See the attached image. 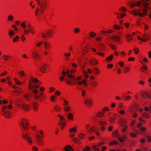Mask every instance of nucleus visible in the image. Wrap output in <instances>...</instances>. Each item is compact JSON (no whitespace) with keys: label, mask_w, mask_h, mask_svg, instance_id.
<instances>
[{"label":"nucleus","mask_w":151,"mask_h":151,"mask_svg":"<svg viewBox=\"0 0 151 151\" xmlns=\"http://www.w3.org/2000/svg\"><path fill=\"white\" fill-rule=\"evenodd\" d=\"M82 76H79L76 78H74L75 77L73 75H69L68 77H65L66 80V83L68 85H72L74 83H76L78 85L86 87L88 86L87 80L84 79L83 81H81L82 78Z\"/></svg>","instance_id":"nucleus-1"},{"label":"nucleus","mask_w":151,"mask_h":151,"mask_svg":"<svg viewBox=\"0 0 151 151\" xmlns=\"http://www.w3.org/2000/svg\"><path fill=\"white\" fill-rule=\"evenodd\" d=\"M37 4L39 6L35 10V14L36 16L43 14L44 13V10L46 7V2L44 0H36Z\"/></svg>","instance_id":"nucleus-2"},{"label":"nucleus","mask_w":151,"mask_h":151,"mask_svg":"<svg viewBox=\"0 0 151 151\" xmlns=\"http://www.w3.org/2000/svg\"><path fill=\"white\" fill-rule=\"evenodd\" d=\"M26 21H24L22 22L21 24V26L24 30V33L25 35H28L29 32H30L32 34L34 35L35 33V31L34 28L32 26L29 24L27 25V28L26 29Z\"/></svg>","instance_id":"nucleus-3"},{"label":"nucleus","mask_w":151,"mask_h":151,"mask_svg":"<svg viewBox=\"0 0 151 151\" xmlns=\"http://www.w3.org/2000/svg\"><path fill=\"white\" fill-rule=\"evenodd\" d=\"M16 104L17 108H21L25 111H29L30 109V106L22 100H19L16 102Z\"/></svg>","instance_id":"nucleus-4"},{"label":"nucleus","mask_w":151,"mask_h":151,"mask_svg":"<svg viewBox=\"0 0 151 151\" xmlns=\"http://www.w3.org/2000/svg\"><path fill=\"white\" fill-rule=\"evenodd\" d=\"M20 123L24 129L27 130L29 128V124L27 119L24 118H22L20 120Z\"/></svg>","instance_id":"nucleus-5"},{"label":"nucleus","mask_w":151,"mask_h":151,"mask_svg":"<svg viewBox=\"0 0 151 151\" xmlns=\"http://www.w3.org/2000/svg\"><path fill=\"white\" fill-rule=\"evenodd\" d=\"M53 32L52 29H48L46 31L45 34L43 32H42L41 35L43 38H50L53 35Z\"/></svg>","instance_id":"nucleus-6"},{"label":"nucleus","mask_w":151,"mask_h":151,"mask_svg":"<svg viewBox=\"0 0 151 151\" xmlns=\"http://www.w3.org/2000/svg\"><path fill=\"white\" fill-rule=\"evenodd\" d=\"M104 144V142L102 141L98 143L96 145H94L93 146V148L95 151H100V149L98 148L100 146L103 145ZM107 149V148L105 146L103 147L102 148L101 151H105Z\"/></svg>","instance_id":"nucleus-7"},{"label":"nucleus","mask_w":151,"mask_h":151,"mask_svg":"<svg viewBox=\"0 0 151 151\" xmlns=\"http://www.w3.org/2000/svg\"><path fill=\"white\" fill-rule=\"evenodd\" d=\"M142 124L141 123H139L138 124L137 127L140 129V131L135 130V131L137 134H140L141 133H140V132H142V133H144V132L146 131V128L145 127H142Z\"/></svg>","instance_id":"nucleus-8"},{"label":"nucleus","mask_w":151,"mask_h":151,"mask_svg":"<svg viewBox=\"0 0 151 151\" xmlns=\"http://www.w3.org/2000/svg\"><path fill=\"white\" fill-rule=\"evenodd\" d=\"M24 138H26L27 141L29 144H31L33 142V139L31 137L30 134L28 133H25L22 135Z\"/></svg>","instance_id":"nucleus-9"},{"label":"nucleus","mask_w":151,"mask_h":151,"mask_svg":"<svg viewBox=\"0 0 151 151\" xmlns=\"http://www.w3.org/2000/svg\"><path fill=\"white\" fill-rule=\"evenodd\" d=\"M69 73V72L68 70H67L66 72L63 70L60 78V81H63L65 77H68L69 75H72V74H70Z\"/></svg>","instance_id":"nucleus-10"},{"label":"nucleus","mask_w":151,"mask_h":151,"mask_svg":"<svg viewBox=\"0 0 151 151\" xmlns=\"http://www.w3.org/2000/svg\"><path fill=\"white\" fill-rule=\"evenodd\" d=\"M89 44H86L83 47L82 52L81 54L82 55H85L89 51Z\"/></svg>","instance_id":"nucleus-11"},{"label":"nucleus","mask_w":151,"mask_h":151,"mask_svg":"<svg viewBox=\"0 0 151 151\" xmlns=\"http://www.w3.org/2000/svg\"><path fill=\"white\" fill-rule=\"evenodd\" d=\"M43 136L40 135H37L36 136V141L37 144L39 145H42V141Z\"/></svg>","instance_id":"nucleus-12"},{"label":"nucleus","mask_w":151,"mask_h":151,"mask_svg":"<svg viewBox=\"0 0 151 151\" xmlns=\"http://www.w3.org/2000/svg\"><path fill=\"white\" fill-rule=\"evenodd\" d=\"M32 56L34 59L36 60H38L40 58L39 54L36 50H34L32 52Z\"/></svg>","instance_id":"nucleus-13"},{"label":"nucleus","mask_w":151,"mask_h":151,"mask_svg":"<svg viewBox=\"0 0 151 151\" xmlns=\"http://www.w3.org/2000/svg\"><path fill=\"white\" fill-rule=\"evenodd\" d=\"M48 66V65L47 63H44L42 65L40 68V72L42 73H45L47 72L46 68Z\"/></svg>","instance_id":"nucleus-14"},{"label":"nucleus","mask_w":151,"mask_h":151,"mask_svg":"<svg viewBox=\"0 0 151 151\" xmlns=\"http://www.w3.org/2000/svg\"><path fill=\"white\" fill-rule=\"evenodd\" d=\"M112 40L114 42H119L121 41L120 37L118 35H114L111 37Z\"/></svg>","instance_id":"nucleus-15"},{"label":"nucleus","mask_w":151,"mask_h":151,"mask_svg":"<svg viewBox=\"0 0 151 151\" xmlns=\"http://www.w3.org/2000/svg\"><path fill=\"white\" fill-rule=\"evenodd\" d=\"M84 103L88 107H91L93 104L92 101V99L90 98L87 99L84 101Z\"/></svg>","instance_id":"nucleus-16"},{"label":"nucleus","mask_w":151,"mask_h":151,"mask_svg":"<svg viewBox=\"0 0 151 151\" xmlns=\"http://www.w3.org/2000/svg\"><path fill=\"white\" fill-rule=\"evenodd\" d=\"M39 104L35 102H33L32 104V109L34 111H37L38 110Z\"/></svg>","instance_id":"nucleus-17"},{"label":"nucleus","mask_w":151,"mask_h":151,"mask_svg":"<svg viewBox=\"0 0 151 151\" xmlns=\"http://www.w3.org/2000/svg\"><path fill=\"white\" fill-rule=\"evenodd\" d=\"M90 63L92 65H96L98 63V61L95 58H92L90 60Z\"/></svg>","instance_id":"nucleus-18"},{"label":"nucleus","mask_w":151,"mask_h":151,"mask_svg":"<svg viewBox=\"0 0 151 151\" xmlns=\"http://www.w3.org/2000/svg\"><path fill=\"white\" fill-rule=\"evenodd\" d=\"M4 116L7 119H10L11 117V113L9 111L5 112L3 114Z\"/></svg>","instance_id":"nucleus-19"},{"label":"nucleus","mask_w":151,"mask_h":151,"mask_svg":"<svg viewBox=\"0 0 151 151\" xmlns=\"http://www.w3.org/2000/svg\"><path fill=\"white\" fill-rule=\"evenodd\" d=\"M117 116L116 114H114L112 116L110 117L109 119V122L111 123H114Z\"/></svg>","instance_id":"nucleus-20"},{"label":"nucleus","mask_w":151,"mask_h":151,"mask_svg":"<svg viewBox=\"0 0 151 151\" xmlns=\"http://www.w3.org/2000/svg\"><path fill=\"white\" fill-rule=\"evenodd\" d=\"M39 86L37 84L33 85L31 82H29L28 84V88L29 90H31L34 87L36 88H38Z\"/></svg>","instance_id":"nucleus-21"},{"label":"nucleus","mask_w":151,"mask_h":151,"mask_svg":"<svg viewBox=\"0 0 151 151\" xmlns=\"http://www.w3.org/2000/svg\"><path fill=\"white\" fill-rule=\"evenodd\" d=\"M142 13H140L138 14V15L140 17H144L146 15V13L147 11V9L143 8L142 10Z\"/></svg>","instance_id":"nucleus-22"},{"label":"nucleus","mask_w":151,"mask_h":151,"mask_svg":"<svg viewBox=\"0 0 151 151\" xmlns=\"http://www.w3.org/2000/svg\"><path fill=\"white\" fill-rule=\"evenodd\" d=\"M125 38L127 42H129L132 40L133 37L129 34L127 33L125 35Z\"/></svg>","instance_id":"nucleus-23"},{"label":"nucleus","mask_w":151,"mask_h":151,"mask_svg":"<svg viewBox=\"0 0 151 151\" xmlns=\"http://www.w3.org/2000/svg\"><path fill=\"white\" fill-rule=\"evenodd\" d=\"M93 71L94 73L96 75H99L101 73L100 69L96 67L93 68Z\"/></svg>","instance_id":"nucleus-24"},{"label":"nucleus","mask_w":151,"mask_h":151,"mask_svg":"<svg viewBox=\"0 0 151 151\" xmlns=\"http://www.w3.org/2000/svg\"><path fill=\"white\" fill-rule=\"evenodd\" d=\"M63 109L65 112H69L71 111L72 108L70 105H68L63 106Z\"/></svg>","instance_id":"nucleus-25"},{"label":"nucleus","mask_w":151,"mask_h":151,"mask_svg":"<svg viewBox=\"0 0 151 151\" xmlns=\"http://www.w3.org/2000/svg\"><path fill=\"white\" fill-rule=\"evenodd\" d=\"M43 43L41 41L37 42L35 44V46L37 48H40L42 47Z\"/></svg>","instance_id":"nucleus-26"},{"label":"nucleus","mask_w":151,"mask_h":151,"mask_svg":"<svg viewBox=\"0 0 151 151\" xmlns=\"http://www.w3.org/2000/svg\"><path fill=\"white\" fill-rule=\"evenodd\" d=\"M127 137L126 135H124L122 137H118V139L121 142H124Z\"/></svg>","instance_id":"nucleus-27"},{"label":"nucleus","mask_w":151,"mask_h":151,"mask_svg":"<svg viewBox=\"0 0 151 151\" xmlns=\"http://www.w3.org/2000/svg\"><path fill=\"white\" fill-rule=\"evenodd\" d=\"M64 150L65 151H73V148L70 145H66L64 147Z\"/></svg>","instance_id":"nucleus-28"},{"label":"nucleus","mask_w":151,"mask_h":151,"mask_svg":"<svg viewBox=\"0 0 151 151\" xmlns=\"http://www.w3.org/2000/svg\"><path fill=\"white\" fill-rule=\"evenodd\" d=\"M63 55L65 58L67 60H68L70 59V57L71 55V54L68 52H66L64 53Z\"/></svg>","instance_id":"nucleus-29"},{"label":"nucleus","mask_w":151,"mask_h":151,"mask_svg":"<svg viewBox=\"0 0 151 151\" xmlns=\"http://www.w3.org/2000/svg\"><path fill=\"white\" fill-rule=\"evenodd\" d=\"M77 127L76 126L70 128L69 129V132L70 133H76L77 132Z\"/></svg>","instance_id":"nucleus-30"},{"label":"nucleus","mask_w":151,"mask_h":151,"mask_svg":"<svg viewBox=\"0 0 151 151\" xmlns=\"http://www.w3.org/2000/svg\"><path fill=\"white\" fill-rule=\"evenodd\" d=\"M67 119L71 121L73 120L74 119V116L71 113H68L67 115Z\"/></svg>","instance_id":"nucleus-31"},{"label":"nucleus","mask_w":151,"mask_h":151,"mask_svg":"<svg viewBox=\"0 0 151 151\" xmlns=\"http://www.w3.org/2000/svg\"><path fill=\"white\" fill-rule=\"evenodd\" d=\"M44 45L45 49L46 50L49 49L50 46V43L48 42L47 41L44 42Z\"/></svg>","instance_id":"nucleus-32"},{"label":"nucleus","mask_w":151,"mask_h":151,"mask_svg":"<svg viewBox=\"0 0 151 151\" xmlns=\"http://www.w3.org/2000/svg\"><path fill=\"white\" fill-rule=\"evenodd\" d=\"M54 109L55 111L59 112L61 110V108L60 105H56L54 106Z\"/></svg>","instance_id":"nucleus-33"},{"label":"nucleus","mask_w":151,"mask_h":151,"mask_svg":"<svg viewBox=\"0 0 151 151\" xmlns=\"http://www.w3.org/2000/svg\"><path fill=\"white\" fill-rule=\"evenodd\" d=\"M18 73L20 77H24L26 76V74L23 70L19 71Z\"/></svg>","instance_id":"nucleus-34"},{"label":"nucleus","mask_w":151,"mask_h":151,"mask_svg":"<svg viewBox=\"0 0 151 151\" xmlns=\"http://www.w3.org/2000/svg\"><path fill=\"white\" fill-rule=\"evenodd\" d=\"M104 114L101 111L98 112L96 114V116L98 117L101 118L103 117L104 116Z\"/></svg>","instance_id":"nucleus-35"},{"label":"nucleus","mask_w":151,"mask_h":151,"mask_svg":"<svg viewBox=\"0 0 151 151\" xmlns=\"http://www.w3.org/2000/svg\"><path fill=\"white\" fill-rule=\"evenodd\" d=\"M66 124V123L65 122H59L58 124L60 125V129L62 130L64 129Z\"/></svg>","instance_id":"nucleus-36"},{"label":"nucleus","mask_w":151,"mask_h":151,"mask_svg":"<svg viewBox=\"0 0 151 151\" xmlns=\"http://www.w3.org/2000/svg\"><path fill=\"white\" fill-rule=\"evenodd\" d=\"M141 96L144 98H145L148 96V93L145 91H143L141 93Z\"/></svg>","instance_id":"nucleus-37"},{"label":"nucleus","mask_w":151,"mask_h":151,"mask_svg":"<svg viewBox=\"0 0 151 151\" xmlns=\"http://www.w3.org/2000/svg\"><path fill=\"white\" fill-rule=\"evenodd\" d=\"M15 34L14 32L12 30L9 31L8 33L10 38H12L14 35Z\"/></svg>","instance_id":"nucleus-38"},{"label":"nucleus","mask_w":151,"mask_h":151,"mask_svg":"<svg viewBox=\"0 0 151 151\" xmlns=\"http://www.w3.org/2000/svg\"><path fill=\"white\" fill-rule=\"evenodd\" d=\"M97 129L96 127L93 126L88 131V132L90 134H92L93 132H94Z\"/></svg>","instance_id":"nucleus-39"},{"label":"nucleus","mask_w":151,"mask_h":151,"mask_svg":"<svg viewBox=\"0 0 151 151\" xmlns=\"http://www.w3.org/2000/svg\"><path fill=\"white\" fill-rule=\"evenodd\" d=\"M99 124L100 126H106L107 124V122L104 120H101L99 122Z\"/></svg>","instance_id":"nucleus-40"},{"label":"nucleus","mask_w":151,"mask_h":151,"mask_svg":"<svg viewBox=\"0 0 151 151\" xmlns=\"http://www.w3.org/2000/svg\"><path fill=\"white\" fill-rule=\"evenodd\" d=\"M14 80L16 84L17 85H21L22 84V83L20 81H19L16 77H15L14 78Z\"/></svg>","instance_id":"nucleus-41"},{"label":"nucleus","mask_w":151,"mask_h":151,"mask_svg":"<svg viewBox=\"0 0 151 151\" xmlns=\"http://www.w3.org/2000/svg\"><path fill=\"white\" fill-rule=\"evenodd\" d=\"M110 110L109 108L107 106L104 107L102 110V112L105 114L106 112Z\"/></svg>","instance_id":"nucleus-42"},{"label":"nucleus","mask_w":151,"mask_h":151,"mask_svg":"<svg viewBox=\"0 0 151 151\" xmlns=\"http://www.w3.org/2000/svg\"><path fill=\"white\" fill-rule=\"evenodd\" d=\"M43 93L42 92H41L40 93L39 95H34V98L35 99L38 100L40 99V96H42L43 95Z\"/></svg>","instance_id":"nucleus-43"},{"label":"nucleus","mask_w":151,"mask_h":151,"mask_svg":"<svg viewBox=\"0 0 151 151\" xmlns=\"http://www.w3.org/2000/svg\"><path fill=\"white\" fill-rule=\"evenodd\" d=\"M89 36L91 38H95L96 35V34L93 32L91 31L89 33Z\"/></svg>","instance_id":"nucleus-44"},{"label":"nucleus","mask_w":151,"mask_h":151,"mask_svg":"<svg viewBox=\"0 0 151 151\" xmlns=\"http://www.w3.org/2000/svg\"><path fill=\"white\" fill-rule=\"evenodd\" d=\"M7 20L9 22H12L14 20L13 16L12 15H9L7 17Z\"/></svg>","instance_id":"nucleus-45"},{"label":"nucleus","mask_w":151,"mask_h":151,"mask_svg":"<svg viewBox=\"0 0 151 151\" xmlns=\"http://www.w3.org/2000/svg\"><path fill=\"white\" fill-rule=\"evenodd\" d=\"M118 10L119 11L121 12H126L127 9L126 8L124 7H122L119 9Z\"/></svg>","instance_id":"nucleus-46"},{"label":"nucleus","mask_w":151,"mask_h":151,"mask_svg":"<svg viewBox=\"0 0 151 151\" xmlns=\"http://www.w3.org/2000/svg\"><path fill=\"white\" fill-rule=\"evenodd\" d=\"M19 36L17 35L14 38H13L12 40V42L14 43H15L18 42L19 41Z\"/></svg>","instance_id":"nucleus-47"},{"label":"nucleus","mask_w":151,"mask_h":151,"mask_svg":"<svg viewBox=\"0 0 151 151\" xmlns=\"http://www.w3.org/2000/svg\"><path fill=\"white\" fill-rule=\"evenodd\" d=\"M63 106L69 105V102L66 99H63Z\"/></svg>","instance_id":"nucleus-48"},{"label":"nucleus","mask_w":151,"mask_h":151,"mask_svg":"<svg viewBox=\"0 0 151 151\" xmlns=\"http://www.w3.org/2000/svg\"><path fill=\"white\" fill-rule=\"evenodd\" d=\"M56 99V97L55 95H52L50 98V100L52 102L54 101Z\"/></svg>","instance_id":"nucleus-49"},{"label":"nucleus","mask_w":151,"mask_h":151,"mask_svg":"<svg viewBox=\"0 0 151 151\" xmlns=\"http://www.w3.org/2000/svg\"><path fill=\"white\" fill-rule=\"evenodd\" d=\"M98 83L95 81H92L91 82V86L93 87H95L98 85Z\"/></svg>","instance_id":"nucleus-50"},{"label":"nucleus","mask_w":151,"mask_h":151,"mask_svg":"<svg viewBox=\"0 0 151 151\" xmlns=\"http://www.w3.org/2000/svg\"><path fill=\"white\" fill-rule=\"evenodd\" d=\"M113 28L116 30H120L121 29V27L117 24H115L113 26Z\"/></svg>","instance_id":"nucleus-51"},{"label":"nucleus","mask_w":151,"mask_h":151,"mask_svg":"<svg viewBox=\"0 0 151 151\" xmlns=\"http://www.w3.org/2000/svg\"><path fill=\"white\" fill-rule=\"evenodd\" d=\"M11 56L9 55H4L2 56L3 58L5 60H8L10 58Z\"/></svg>","instance_id":"nucleus-52"},{"label":"nucleus","mask_w":151,"mask_h":151,"mask_svg":"<svg viewBox=\"0 0 151 151\" xmlns=\"http://www.w3.org/2000/svg\"><path fill=\"white\" fill-rule=\"evenodd\" d=\"M112 136L113 137H118L119 136V133L117 131H115L113 132Z\"/></svg>","instance_id":"nucleus-53"},{"label":"nucleus","mask_w":151,"mask_h":151,"mask_svg":"<svg viewBox=\"0 0 151 151\" xmlns=\"http://www.w3.org/2000/svg\"><path fill=\"white\" fill-rule=\"evenodd\" d=\"M85 137V134L83 133H80L78 136L79 138L81 139H83Z\"/></svg>","instance_id":"nucleus-54"},{"label":"nucleus","mask_w":151,"mask_h":151,"mask_svg":"<svg viewBox=\"0 0 151 151\" xmlns=\"http://www.w3.org/2000/svg\"><path fill=\"white\" fill-rule=\"evenodd\" d=\"M95 54L99 55L101 57H104L105 55V54L104 53L100 52H97Z\"/></svg>","instance_id":"nucleus-55"},{"label":"nucleus","mask_w":151,"mask_h":151,"mask_svg":"<svg viewBox=\"0 0 151 151\" xmlns=\"http://www.w3.org/2000/svg\"><path fill=\"white\" fill-rule=\"evenodd\" d=\"M113 55H111L109 57L106 58V60L107 61H111L113 59Z\"/></svg>","instance_id":"nucleus-56"},{"label":"nucleus","mask_w":151,"mask_h":151,"mask_svg":"<svg viewBox=\"0 0 151 151\" xmlns=\"http://www.w3.org/2000/svg\"><path fill=\"white\" fill-rule=\"evenodd\" d=\"M72 140L73 141L75 142L78 144L80 143V140L78 138H72Z\"/></svg>","instance_id":"nucleus-57"},{"label":"nucleus","mask_w":151,"mask_h":151,"mask_svg":"<svg viewBox=\"0 0 151 151\" xmlns=\"http://www.w3.org/2000/svg\"><path fill=\"white\" fill-rule=\"evenodd\" d=\"M118 144V142L117 141L113 140L110 143L109 145L110 146H113L114 145Z\"/></svg>","instance_id":"nucleus-58"},{"label":"nucleus","mask_w":151,"mask_h":151,"mask_svg":"<svg viewBox=\"0 0 151 151\" xmlns=\"http://www.w3.org/2000/svg\"><path fill=\"white\" fill-rule=\"evenodd\" d=\"M142 116L143 117L146 118H148L150 117V115L146 113H144L143 114Z\"/></svg>","instance_id":"nucleus-59"},{"label":"nucleus","mask_w":151,"mask_h":151,"mask_svg":"<svg viewBox=\"0 0 151 151\" xmlns=\"http://www.w3.org/2000/svg\"><path fill=\"white\" fill-rule=\"evenodd\" d=\"M31 82V83H32V82H33V83H37L38 82V80L36 78H34L32 79V80H31V81H29V82Z\"/></svg>","instance_id":"nucleus-60"},{"label":"nucleus","mask_w":151,"mask_h":151,"mask_svg":"<svg viewBox=\"0 0 151 151\" xmlns=\"http://www.w3.org/2000/svg\"><path fill=\"white\" fill-rule=\"evenodd\" d=\"M99 46L101 47V49L102 50H105V46L104 44L100 43L99 45Z\"/></svg>","instance_id":"nucleus-61"},{"label":"nucleus","mask_w":151,"mask_h":151,"mask_svg":"<svg viewBox=\"0 0 151 151\" xmlns=\"http://www.w3.org/2000/svg\"><path fill=\"white\" fill-rule=\"evenodd\" d=\"M58 117H59L60 121L59 122H63L64 120V118L62 116H61L60 114L58 115Z\"/></svg>","instance_id":"nucleus-62"},{"label":"nucleus","mask_w":151,"mask_h":151,"mask_svg":"<svg viewBox=\"0 0 151 151\" xmlns=\"http://www.w3.org/2000/svg\"><path fill=\"white\" fill-rule=\"evenodd\" d=\"M24 98L27 101L30 100L29 96L27 93H25L24 95Z\"/></svg>","instance_id":"nucleus-63"},{"label":"nucleus","mask_w":151,"mask_h":151,"mask_svg":"<svg viewBox=\"0 0 151 151\" xmlns=\"http://www.w3.org/2000/svg\"><path fill=\"white\" fill-rule=\"evenodd\" d=\"M119 113L121 115H124L125 114V111L124 110L121 109L119 111Z\"/></svg>","instance_id":"nucleus-64"}]
</instances>
